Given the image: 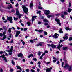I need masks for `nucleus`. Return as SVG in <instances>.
Here are the masks:
<instances>
[{"instance_id":"nucleus-50","label":"nucleus","mask_w":72,"mask_h":72,"mask_svg":"<svg viewBox=\"0 0 72 72\" xmlns=\"http://www.w3.org/2000/svg\"><path fill=\"white\" fill-rule=\"evenodd\" d=\"M14 71V69H10V72H13Z\"/></svg>"},{"instance_id":"nucleus-2","label":"nucleus","mask_w":72,"mask_h":72,"mask_svg":"<svg viewBox=\"0 0 72 72\" xmlns=\"http://www.w3.org/2000/svg\"><path fill=\"white\" fill-rule=\"evenodd\" d=\"M6 33V32H4L3 33V38L0 39L1 40H5V39H6V36L5 35Z\"/></svg>"},{"instance_id":"nucleus-63","label":"nucleus","mask_w":72,"mask_h":72,"mask_svg":"<svg viewBox=\"0 0 72 72\" xmlns=\"http://www.w3.org/2000/svg\"><path fill=\"white\" fill-rule=\"evenodd\" d=\"M11 12H15V11H14V10L13 9L11 10Z\"/></svg>"},{"instance_id":"nucleus-49","label":"nucleus","mask_w":72,"mask_h":72,"mask_svg":"<svg viewBox=\"0 0 72 72\" xmlns=\"http://www.w3.org/2000/svg\"><path fill=\"white\" fill-rule=\"evenodd\" d=\"M61 17L63 18H64V15L62 14L61 15Z\"/></svg>"},{"instance_id":"nucleus-29","label":"nucleus","mask_w":72,"mask_h":72,"mask_svg":"<svg viewBox=\"0 0 72 72\" xmlns=\"http://www.w3.org/2000/svg\"><path fill=\"white\" fill-rule=\"evenodd\" d=\"M27 24L28 26H31V22H27Z\"/></svg>"},{"instance_id":"nucleus-61","label":"nucleus","mask_w":72,"mask_h":72,"mask_svg":"<svg viewBox=\"0 0 72 72\" xmlns=\"http://www.w3.org/2000/svg\"><path fill=\"white\" fill-rule=\"evenodd\" d=\"M22 44H23V45H24L25 44V42H24V41H23L22 42Z\"/></svg>"},{"instance_id":"nucleus-10","label":"nucleus","mask_w":72,"mask_h":72,"mask_svg":"<svg viewBox=\"0 0 72 72\" xmlns=\"http://www.w3.org/2000/svg\"><path fill=\"white\" fill-rule=\"evenodd\" d=\"M69 67V66L68 65V64H66L64 66V68H65V69H68Z\"/></svg>"},{"instance_id":"nucleus-4","label":"nucleus","mask_w":72,"mask_h":72,"mask_svg":"<svg viewBox=\"0 0 72 72\" xmlns=\"http://www.w3.org/2000/svg\"><path fill=\"white\" fill-rule=\"evenodd\" d=\"M7 19L8 21H10V23H13V21H12L13 20V19H12V17H8V16Z\"/></svg>"},{"instance_id":"nucleus-53","label":"nucleus","mask_w":72,"mask_h":72,"mask_svg":"<svg viewBox=\"0 0 72 72\" xmlns=\"http://www.w3.org/2000/svg\"><path fill=\"white\" fill-rule=\"evenodd\" d=\"M67 12H64V15H67Z\"/></svg>"},{"instance_id":"nucleus-36","label":"nucleus","mask_w":72,"mask_h":72,"mask_svg":"<svg viewBox=\"0 0 72 72\" xmlns=\"http://www.w3.org/2000/svg\"><path fill=\"white\" fill-rule=\"evenodd\" d=\"M27 28H24L23 30L24 32H25V31H27Z\"/></svg>"},{"instance_id":"nucleus-38","label":"nucleus","mask_w":72,"mask_h":72,"mask_svg":"<svg viewBox=\"0 0 72 72\" xmlns=\"http://www.w3.org/2000/svg\"><path fill=\"white\" fill-rule=\"evenodd\" d=\"M30 42L32 43V44H33V40H30Z\"/></svg>"},{"instance_id":"nucleus-26","label":"nucleus","mask_w":72,"mask_h":72,"mask_svg":"<svg viewBox=\"0 0 72 72\" xmlns=\"http://www.w3.org/2000/svg\"><path fill=\"white\" fill-rule=\"evenodd\" d=\"M62 29H60V30H59V32L60 33H63V32L62 31Z\"/></svg>"},{"instance_id":"nucleus-34","label":"nucleus","mask_w":72,"mask_h":72,"mask_svg":"<svg viewBox=\"0 0 72 72\" xmlns=\"http://www.w3.org/2000/svg\"><path fill=\"white\" fill-rule=\"evenodd\" d=\"M14 20H15V21H17V20H18V18H15V17H14Z\"/></svg>"},{"instance_id":"nucleus-33","label":"nucleus","mask_w":72,"mask_h":72,"mask_svg":"<svg viewBox=\"0 0 72 72\" xmlns=\"http://www.w3.org/2000/svg\"><path fill=\"white\" fill-rule=\"evenodd\" d=\"M3 29L5 30V31H6V30H7V28L6 27V26H4L3 27Z\"/></svg>"},{"instance_id":"nucleus-27","label":"nucleus","mask_w":72,"mask_h":72,"mask_svg":"<svg viewBox=\"0 0 72 72\" xmlns=\"http://www.w3.org/2000/svg\"><path fill=\"white\" fill-rule=\"evenodd\" d=\"M16 67L17 69H20V70H21L22 69L19 66H17Z\"/></svg>"},{"instance_id":"nucleus-52","label":"nucleus","mask_w":72,"mask_h":72,"mask_svg":"<svg viewBox=\"0 0 72 72\" xmlns=\"http://www.w3.org/2000/svg\"><path fill=\"white\" fill-rule=\"evenodd\" d=\"M64 65V62H62V67H64L63 65Z\"/></svg>"},{"instance_id":"nucleus-24","label":"nucleus","mask_w":72,"mask_h":72,"mask_svg":"<svg viewBox=\"0 0 72 72\" xmlns=\"http://www.w3.org/2000/svg\"><path fill=\"white\" fill-rule=\"evenodd\" d=\"M62 49L63 50H67V47H63Z\"/></svg>"},{"instance_id":"nucleus-32","label":"nucleus","mask_w":72,"mask_h":72,"mask_svg":"<svg viewBox=\"0 0 72 72\" xmlns=\"http://www.w3.org/2000/svg\"><path fill=\"white\" fill-rule=\"evenodd\" d=\"M39 32H43V30H39Z\"/></svg>"},{"instance_id":"nucleus-47","label":"nucleus","mask_w":72,"mask_h":72,"mask_svg":"<svg viewBox=\"0 0 72 72\" xmlns=\"http://www.w3.org/2000/svg\"><path fill=\"white\" fill-rule=\"evenodd\" d=\"M19 5L18 4V3H17L15 5L16 7H18Z\"/></svg>"},{"instance_id":"nucleus-21","label":"nucleus","mask_w":72,"mask_h":72,"mask_svg":"<svg viewBox=\"0 0 72 72\" xmlns=\"http://www.w3.org/2000/svg\"><path fill=\"white\" fill-rule=\"evenodd\" d=\"M71 11H72V9H70L69 8L68 9V12L69 13H70V12H71Z\"/></svg>"},{"instance_id":"nucleus-64","label":"nucleus","mask_w":72,"mask_h":72,"mask_svg":"<svg viewBox=\"0 0 72 72\" xmlns=\"http://www.w3.org/2000/svg\"><path fill=\"white\" fill-rule=\"evenodd\" d=\"M0 36H1V37H3V34L2 33H0Z\"/></svg>"},{"instance_id":"nucleus-46","label":"nucleus","mask_w":72,"mask_h":72,"mask_svg":"<svg viewBox=\"0 0 72 72\" xmlns=\"http://www.w3.org/2000/svg\"><path fill=\"white\" fill-rule=\"evenodd\" d=\"M12 63L13 65H14L15 63H14V61H12Z\"/></svg>"},{"instance_id":"nucleus-42","label":"nucleus","mask_w":72,"mask_h":72,"mask_svg":"<svg viewBox=\"0 0 72 72\" xmlns=\"http://www.w3.org/2000/svg\"><path fill=\"white\" fill-rule=\"evenodd\" d=\"M71 6V3H69V7L70 8Z\"/></svg>"},{"instance_id":"nucleus-30","label":"nucleus","mask_w":72,"mask_h":72,"mask_svg":"<svg viewBox=\"0 0 72 72\" xmlns=\"http://www.w3.org/2000/svg\"><path fill=\"white\" fill-rule=\"evenodd\" d=\"M11 30H12V28H9L8 31L9 33H10V32H11Z\"/></svg>"},{"instance_id":"nucleus-31","label":"nucleus","mask_w":72,"mask_h":72,"mask_svg":"<svg viewBox=\"0 0 72 72\" xmlns=\"http://www.w3.org/2000/svg\"><path fill=\"white\" fill-rule=\"evenodd\" d=\"M35 18H33L32 17V23H33V21H35Z\"/></svg>"},{"instance_id":"nucleus-45","label":"nucleus","mask_w":72,"mask_h":72,"mask_svg":"<svg viewBox=\"0 0 72 72\" xmlns=\"http://www.w3.org/2000/svg\"><path fill=\"white\" fill-rule=\"evenodd\" d=\"M10 5L9 6L10 8H13V6H12V5L11 4H10Z\"/></svg>"},{"instance_id":"nucleus-22","label":"nucleus","mask_w":72,"mask_h":72,"mask_svg":"<svg viewBox=\"0 0 72 72\" xmlns=\"http://www.w3.org/2000/svg\"><path fill=\"white\" fill-rule=\"evenodd\" d=\"M43 21L44 22H49V21L47 20L46 19H44L43 20Z\"/></svg>"},{"instance_id":"nucleus-18","label":"nucleus","mask_w":72,"mask_h":72,"mask_svg":"<svg viewBox=\"0 0 72 72\" xmlns=\"http://www.w3.org/2000/svg\"><path fill=\"white\" fill-rule=\"evenodd\" d=\"M65 29L66 30H67V31H68L69 30V31H71V29H70L69 28V27H66L65 28Z\"/></svg>"},{"instance_id":"nucleus-48","label":"nucleus","mask_w":72,"mask_h":72,"mask_svg":"<svg viewBox=\"0 0 72 72\" xmlns=\"http://www.w3.org/2000/svg\"><path fill=\"white\" fill-rule=\"evenodd\" d=\"M32 18H36L37 17V16H34L33 17H32Z\"/></svg>"},{"instance_id":"nucleus-14","label":"nucleus","mask_w":72,"mask_h":72,"mask_svg":"<svg viewBox=\"0 0 72 72\" xmlns=\"http://www.w3.org/2000/svg\"><path fill=\"white\" fill-rule=\"evenodd\" d=\"M53 58L55 59V60H53V63H55L56 62V61H57V58L54 57H53Z\"/></svg>"},{"instance_id":"nucleus-6","label":"nucleus","mask_w":72,"mask_h":72,"mask_svg":"<svg viewBox=\"0 0 72 72\" xmlns=\"http://www.w3.org/2000/svg\"><path fill=\"white\" fill-rule=\"evenodd\" d=\"M53 69V68L52 67H51L50 68H47L46 69V72H51V69Z\"/></svg>"},{"instance_id":"nucleus-51","label":"nucleus","mask_w":72,"mask_h":72,"mask_svg":"<svg viewBox=\"0 0 72 72\" xmlns=\"http://www.w3.org/2000/svg\"><path fill=\"white\" fill-rule=\"evenodd\" d=\"M41 24V22H40V21L38 22V24Z\"/></svg>"},{"instance_id":"nucleus-43","label":"nucleus","mask_w":72,"mask_h":72,"mask_svg":"<svg viewBox=\"0 0 72 72\" xmlns=\"http://www.w3.org/2000/svg\"><path fill=\"white\" fill-rule=\"evenodd\" d=\"M38 9H42V8L41 6H38Z\"/></svg>"},{"instance_id":"nucleus-56","label":"nucleus","mask_w":72,"mask_h":72,"mask_svg":"<svg viewBox=\"0 0 72 72\" xmlns=\"http://www.w3.org/2000/svg\"><path fill=\"white\" fill-rule=\"evenodd\" d=\"M72 40V37H70L69 38V41H71V40Z\"/></svg>"},{"instance_id":"nucleus-39","label":"nucleus","mask_w":72,"mask_h":72,"mask_svg":"<svg viewBox=\"0 0 72 72\" xmlns=\"http://www.w3.org/2000/svg\"><path fill=\"white\" fill-rule=\"evenodd\" d=\"M47 45H48V47H51V44H47Z\"/></svg>"},{"instance_id":"nucleus-15","label":"nucleus","mask_w":72,"mask_h":72,"mask_svg":"<svg viewBox=\"0 0 72 72\" xmlns=\"http://www.w3.org/2000/svg\"><path fill=\"white\" fill-rule=\"evenodd\" d=\"M47 18H51V17H53H53H54V15H48L47 16Z\"/></svg>"},{"instance_id":"nucleus-59","label":"nucleus","mask_w":72,"mask_h":72,"mask_svg":"<svg viewBox=\"0 0 72 72\" xmlns=\"http://www.w3.org/2000/svg\"><path fill=\"white\" fill-rule=\"evenodd\" d=\"M0 72H3V69H2L1 68L0 70Z\"/></svg>"},{"instance_id":"nucleus-9","label":"nucleus","mask_w":72,"mask_h":72,"mask_svg":"<svg viewBox=\"0 0 72 72\" xmlns=\"http://www.w3.org/2000/svg\"><path fill=\"white\" fill-rule=\"evenodd\" d=\"M13 46H12L11 49L8 51L6 50V51L8 53H13Z\"/></svg>"},{"instance_id":"nucleus-5","label":"nucleus","mask_w":72,"mask_h":72,"mask_svg":"<svg viewBox=\"0 0 72 72\" xmlns=\"http://www.w3.org/2000/svg\"><path fill=\"white\" fill-rule=\"evenodd\" d=\"M63 39H64L62 40H60V42H62V41H65L66 40H67L68 39V36H65V37H63Z\"/></svg>"},{"instance_id":"nucleus-11","label":"nucleus","mask_w":72,"mask_h":72,"mask_svg":"<svg viewBox=\"0 0 72 72\" xmlns=\"http://www.w3.org/2000/svg\"><path fill=\"white\" fill-rule=\"evenodd\" d=\"M62 47H63V45L61 44L60 45V44H59V45H58L57 46V49H58V50H60V48H62Z\"/></svg>"},{"instance_id":"nucleus-60","label":"nucleus","mask_w":72,"mask_h":72,"mask_svg":"<svg viewBox=\"0 0 72 72\" xmlns=\"http://www.w3.org/2000/svg\"><path fill=\"white\" fill-rule=\"evenodd\" d=\"M42 43L40 42L39 43V45L40 46H42Z\"/></svg>"},{"instance_id":"nucleus-20","label":"nucleus","mask_w":72,"mask_h":72,"mask_svg":"<svg viewBox=\"0 0 72 72\" xmlns=\"http://www.w3.org/2000/svg\"><path fill=\"white\" fill-rule=\"evenodd\" d=\"M18 57H22L23 56V54L22 53H19L18 55Z\"/></svg>"},{"instance_id":"nucleus-23","label":"nucleus","mask_w":72,"mask_h":72,"mask_svg":"<svg viewBox=\"0 0 72 72\" xmlns=\"http://www.w3.org/2000/svg\"><path fill=\"white\" fill-rule=\"evenodd\" d=\"M31 57H33V55L32 54H31L30 55H29L28 56V58H31Z\"/></svg>"},{"instance_id":"nucleus-13","label":"nucleus","mask_w":72,"mask_h":72,"mask_svg":"<svg viewBox=\"0 0 72 72\" xmlns=\"http://www.w3.org/2000/svg\"><path fill=\"white\" fill-rule=\"evenodd\" d=\"M68 69L69 71H72V66H69Z\"/></svg>"},{"instance_id":"nucleus-19","label":"nucleus","mask_w":72,"mask_h":72,"mask_svg":"<svg viewBox=\"0 0 72 72\" xmlns=\"http://www.w3.org/2000/svg\"><path fill=\"white\" fill-rule=\"evenodd\" d=\"M56 46H56V45L53 44H52L51 45V47L52 48H55Z\"/></svg>"},{"instance_id":"nucleus-3","label":"nucleus","mask_w":72,"mask_h":72,"mask_svg":"<svg viewBox=\"0 0 72 72\" xmlns=\"http://www.w3.org/2000/svg\"><path fill=\"white\" fill-rule=\"evenodd\" d=\"M5 55H4L3 54V55L0 56V57H2V58H3L5 62H7V59H6V58L5 57Z\"/></svg>"},{"instance_id":"nucleus-54","label":"nucleus","mask_w":72,"mask_h":72,"mask_svg":"<svg viewBox=\"0 0 72 72\" xmlns=\"http://www.w3.org/2000/svg\"><path fill=\"white\" fill-rule=\"evenodd\" d=\"M44 52L45 53H48V51L47 50H45L44 51Z\"/></svg>"},{"instance_id":"nucleus-55","label":"nucleus","mask_w":72,"mask_h":72,"mask_svg":"<svg viewBox=\"0 0 72 72\" xmlns=\"http://www.w3.org/2000/svg\"><path fill=\"white\" fill-rule=\"evenodd\" d=\"M2 19L3 21H5V18L4 17H2Z\"/></svg>"},{"instance_id":"nucleus-62","label":"nucleus","mask_w":72,"mask_h":72,"mask_svg":"<svg viewBox=\"0 0 72 72\" xmlns=\"http://www.w3.org/2000/svg\"><path fill=\"white\" fill-rule=\"evenodd\" d=\"M37 71L38 72H40V69H37Z\"/></svg>"},{"instance_id":"nucleus-58","label":"nucleus","mask_w":72,"mask_h":72,"mask_svg":"<svg viewBox=\"0 0 72 72\" xmlns=\"http://www.w3.org/2000/svg\"><path fill=\"white\" fill-rule=\"evenodd\" d=\"M9 37H10V38H11V37H12V34H9Z\"/></svg>"},{"instance_id":"nucleus-25","label":"nucleus","mask_w":72,"mask_h":72,"mask_svg":"<svg viewBox=\"0 0 72 72\" xmlns=\"http://www.w3.org/2000/svg\"><path fill=\"white\" fill-rule=\"evenodd\" d=\"M16 34L19 35L20 34V31H17Z\"/></svg>"},{"instance_id":"nucleus-41","label":"nucleus","mask_w":72,"mask_h":72,"mask_svg":"<svg viewBox=\"0 0 72 72\" xmlns=\"http://www.w3.org/2000/svg\"><path fill=\"white\" fill-rule=\"evenodd\" d=\"M30 71L32 72H35V71L33 69H31L30 70Z\"/></svg>"},{"instance_id":"nucleus-28","label":"nucleus","mask_w":72,"mask_h":72,"mask_svg":"<svg viewBox=\"0 0 72 72\" xmlns=\"http://www.w3.org/2000/svg\"><path fill=\"white\" fill-rule=\"evenodd\" d=\"M15 15L19 16V19L21 18V16H22V15H21V14H19H19L18 15H16V14H15Z\"/></svg>"},{"instance_id":"nucleus-7","label":"nucleus","mask_w":72,"mask_h":72,"mask_svg":"<svg viewBox=\"0 0 72 72\" xmlns=\"http://www.w3.org/2000/svg\"><path fill=\"white\" fill-rule=\"evenodd\" d=\"M55 21L56 22H57V24H59V26H60L61 25V23H60V20L59 19H57V18H56V19H55Z\"/></svg>"},{"instance_id":"nucleus-57","label":"nucleus","mask_w":72,"mask_h":72,"mask_svg":"<svg viewBox=\"0 0 72 72\" xmlns=\"http://www.w3.org/2000/svg\"><path fill=\"white\" fill-rule=\"evenodd\" d=\"M14 42V41H13V40H12L10 42V43H13Z\"/></svg>"},{"instance_id":"nucleus-40","label":"nucleus","mask_w":72,"mask_h":72,"mask_svg":"<svg viewBox=\"0 0 72 72\" xmlns=\"http://www.w3.org/2000/svg\"><path fill=\"white\" fill-rule=\"evenodd\" d=\"M44 33L45 35H48V33L46 32H44Z\"/></svg>"},{"instance_id":"nucleus-44","label":"nucleus","mask_w":72,"mask_h":72,"mask_svg":"<svg viewBox=\"0 0 72 72\" xmlns=\"http://www.w3.org/2000/svg\"><path fill=\"white\" fill-rule=\"evenodd\" d=\"M41 52L39 51L38 52V54L39 55V56H40V55H41Z\"/></svg>"},{"instance_id":"nucleus-12","label":"nucleus","mask_w":72,"mask_h":72,"mask_svg":"<svg viewBox=\"0 0 72 72\" xmlns=\"http://www.w3.org/2000/svg\"><path fill=\"white\" fill-rule=\"evenodd\" d=\"M58 36H59V34H57V33H55L54 35L52 36L53 37H54V38H58Z\"/></svg>"},{"instance_id":"nucleus-35","label":"nucleus","mask_w":72,"mask_h":72,"mask_svg":"<svg viewBox=\"0 0 72 72\" xmlns=\"http://www.w3.org/2000/svg\"><path fill=\"white\" fill-rule=\"evenodd\" d=\"M41 11H39L37 12V14H40L41 13Z\"/></svg>"},{"instance_id":"nucleus-37","label":"nucleus","mask_w":72,"mask_h":72,"mask_svg":"<svg viewBox=\"0 0 72 72\" xmlns=\"http://www.w3.org/2000/svg\"><path fill=\"white\" fill-rule=\"evenodd\" d=\"M60 14H55V15L56 16V17H59V15H60Z\"/></svg>"},{"instance_id":"nucleus-8","label":"nucleus","mask_w":72,"mask_h":72,"mask_svg":"<svg viewBox=\"0 0 72 72\" xmlns=\"http://www.w3.org/2000/svg\"><path fill=\"white\" fill-rule=\"evenodd\" d=\"M44 14L46 15H49L50 14V11L48 10H45Z\"/></svg>"},{"instance_id":"nucleus-17","label":"nucleus","mask_w":72,"mask_h":72,"mask_svg":"<svg viewBox=\"0 0 72 72\" xmlns=\"http://www.w3.org/2000/svg\"><path fill=\"white\" fill-rule=\"evenodd\" d=\"M19 11H18V9H16V15H19Z\"/></svg>"},{"instance_id":"nucleus-16","label":"nucleus","mask_w":72,"mask_h":72,"mask_svg":"<svg viewBox=\"0 0 72 72\" xmlns=\"http://www.w3.org/2000/svg\"><path fill=\"white\" fill-rule=\"evenodd\" d=\"M33 4L31 2L30 4V7L31 8L32 7H33Z\"/></svg>"},{"instance_id":"nucleus-1","label":"nucleus","mask_w":72,"mask_h":72,"mask_svg":"<svg viewBox=\"0 0 72 72\" xmlns=\"http://www.w3.org/2000/svg\"><path fill=\"white\" fill-rule=\"evenodd\" d=\"M22 8L23 10V11L26 13V14H28L27 13L28 12V9L27 8V7L24 6V5L22 6Z\"/></svg>"}]
</instances>
